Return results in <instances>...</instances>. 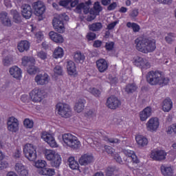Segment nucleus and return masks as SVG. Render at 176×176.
Listing matches in <instances>:
<instances>
[{"label": "nucleus", "mask_w": 176, "mask_h": 176, "mask_svg": "<svg viewBox=\"0 0 176 176\" xmlns=\"http://www.w3.org/2000/svg\"><path fill=\"white\" fill-rule=\"evenodd\" d=\"M136 49L142 53H152L156 50V41L151 38H138L135 40Z\"/></svg>", "instance_id": "obj_1"}, {"label": "nucleus", "mask_w": 176, "mask_h": 176, "mask_svg": "<svg viewBox=\"0 0 176 176\" xmlns=\"http://www.w3.org/2000/svg\"><path fill=\"white\" fill-rule=\"evenodd\" d=\"M146 78L148 83L151 86H156L157 85L160 86H166L168 85V82H170V79H168V78H164L160 71L148 72Z\"/></svg>", "instance_id": "obj_2"}, {"label": "nucleus", "mask_w": 176, "mask_h": 176, "mask_svg": "<svg viewBox=\"0 0 176 176\" xmlns=\"http://www.w3.org/2000/svg\"><path fill=\"white\" fill-rule=\"evenodd\" d=\"M62 139L64 144L74 151H77V149L80 148V141H79L76 136L71 133L62 135Z\"/></svg>", "instance_id": "obj_3"}, {"label": "nucleus", "mask_w": 176, "mask_h": 176, "mask_svg": "<svg viewBox=\"0 0 176 176\" xmlns=\"http://www.w3.org/2000/svg\"><path fill=\"white\" fill-rule=\"evenodd\" d=\"M68 20H69V17L65 13L54 17L52 21L54 30H55V31L59 34H63L65 31V27H64L63 21H68Z\"/></svg>", "instance_id": "obj_4"}, {"label": "nucleus", "mask_w": 176, "mask_h": 176, "mask_svg": "<svg viewBox=\"0 0 176 176\" xmlns=\"http://www.w3.org/2000/svg\"><path fill=\"white\" fill-rule=\"evenodd\" d=\"M56 111L61 118L68 119L72 116V109L71 106L67 103L58 102L56 105Z\"/></svg>", "instance_id": "obj_5"}, {"label": "nucleus", "mask_w": 176, "mask_h": 176, "mask_svg": "<svg viewBox=\"0 0 176 176\" xmlns=\"http://www.w3.org/2000/svg\"><path fill=\"white\" fill-rule=\"evenodd\" d=\"M23 154L25 157L30 160V162H35L36 160V149L34 145L31 144H26L23 147Z\"/></svg>", "instance_id": "obj_6"}, {"label": "nucleus", "mask_w": 176, "mask_h": 176, "mask_svg": "<svg viewBox=\"0 0 176 176\" xmlns=\"http://www.w3.org/2000/svg\"><path fill=\"white\" fill-rule=\"evenodd\" d=\"M34 61H35V60L28 56H23L22 58V65H23V67H28V73H29L30 75H35L38 71V67L34 65Z\"/></svg>", "instance_id": "obj_7"}, {"label": "nucleus", "mask_w": 176, "mask_h": 176, "mask_svg": "<svg viewBox=\"0 0 176 176\" xmlns=\"http://www.w3.org/2000/svg\"><path fill=\"white\" fill-rule=\"evenodd\" d=\"M30 98L33 102H41L43 100V91L35 88L30 93Z\"/></svg>", "instance_id": "obj_8"}, {"label": "nucleus", "mask_w": 176, "mask_h": 176, "mask_svg": "<svg viewBox=\"0 0 176 176\" xmlns=\"http://www.w3.org/2000/svg\"><path fill=\"white\" fill-rule=\"evenodd\" d=\"M32 8L34 10V14L38 16H42L46 10V6H45L43 2L41 1L33 3Z\"/></svg>", "instance_id": "obj_9"}, {"label": "nucleus", "mask_w": 176, "mask_h": 176, "mask_svg": "<svg viewBox=\"0 0 176 176\" xmlns=\"http://www.w3.org/2000/svg\"><path fill=\"white\" fill-rule=\"evenodd\" d=\"M133 64L136 65V67L141 68L142 71H144V69H148V68L151 67V63L146 59L139 56L136 57Z\"/></svg>", "instance_id": "obj_10"}, {"label": "nucleus", "mask_w": 176, "mask_h": 176, "mask_svg": "<svg viewBox=\"0 0 176 176\" xmlns=\"http://www.w3.org/2000/svg\"><path fill=\"white\" fill-rule=\"evenodd\" d=\"M106 104L110 109H116L122 105V102L119 98L113 96L107 98Z\"/></svg>", "instance_id": "obj_11"}, {"label": "nucleus", "mask_w": 176, "mask_h": 176, "mask_svg": "<svg viewBox=\"0 0 176 176\" xmlns=\"http://www.w3.org/2000/svg\"><path fill=\"white\" fill-rule=\"evenodd\" d=\"M160 123L157 118H151L146 124L148 131H156L159 129Z\"/></svg>", "instance_id": "obj_12"}, {"label": "nucleus", "mask_w": 176, "mask_h": 176, "mask_svg": "<svg viewBox=\"0 0 176 176\" xmlns=\"http://www.w3.org/2000/svg\"><path fill=\"white\" fill-rule=\"evenodd\" d=\"M41 138L51 146V148H57V142L52 134L47 132H43Z\"/></svg>", "instance_id": "obj_13"}, {"label": "nucleus", "mask_w": 176, "mask_h": 176, "mask_svg": "<svg viewBox=\"0 0 176 176\" xmlns=\"http://www.w3.org/2000/svg\"><path fill=\"white\" fill-rule=\"evenodd\" d=\"M34 82L39 86H45L49 83V75L46 73L38 74L35 76Z\"/></svg>", "instance_id": "obj_14"}, {"label": "nucleus", "mask_w": 176, "mask_h": 176, "mask_svg": "<svg viewBox=\"0 0 176 176\" xmlns=\"http://www.w3.org/2000/svg\"><path fill=\"white\" fill-rule=\"evenodd\" d=\"M8 129L9 131L16 133L19 131V120L14 117H10L8 120Z\"/></svg>", "instance_id": "obj_15"}, {"label": "nucleus", "mask_w": 176, "mask_h": 176, "mask_svg": "<svg viewBox=\"0 0 176 176\" xmlns=\"http://www.w3.org/2000/svg\"><path fill=\"white\" fill-rule=\"evenodd\" d=\"M80 166H89L94 162V157L89 153L83 154L78 160Z\"/></svg>", "instance_id": "obj_16"}, {"label": "nucleus", "mask_w": 176, "mask_h": 176, "mask_svg": "<svg viewBox=\"0 0 176 176\" xmlns=\"http://www.w3.org/2000/svg\"><path fill=\"white\" fill-rule=\"evenodd\" d=\"M166 155L164 151H151L150 157L153 159V160L160 162V160H164V159H166Z\"/></svg>", "instance_id": "obj_17"}, {"label": "nucleus", "mask_w": 176, "mask_h": 176, "mask_svg": "<svg viewBox=\"0 0 176 176\" xmlns=\"http://www.w3.org/2000/svg\"><path fill=\"white\" fill-rule=\"evenodd\" d=\"M21 9L23 17L26 20L31 19V16H32V8H31V6L29 4H24L22 6Z\"/></svg>", "instance_id": "obj_18"}, {"label": "nucleus", "mask_w": 176, "mask_h": 176, "mask_svg": "<svg viewBox=\"0 0 176 176\" xmlns=\"http://www.w3.org/2000/svg\"><path fill=\"white\" fill-rule=\"evenodd\" d=\"M0 21L4 27H12V20L8 15V12L3 11L0 13Z\"/></svg>", "instance_id": "obj_19"}, {"label": "nucleus", "mask_w": 176, "mask_h": 176, "mask_svg": "<svg viewBox=\"0 0 176 176\" xmlns=\"http://www.w3.org/2000/svg\"><path fill=\"white\" fill-rule=\"evenodd\" d=\"M152 108L151 107H146L144 110L140 112V119L141 122H145L148 118L152 116Z\"/></svg>", "instance_id": "obj_20"}, {"label": "nucleus", "mask_w": 176, "mask_h": 176, "mask_svg": "<svg viewBox=\"0 0 176 176\" xmlns=\"http://www.w3.org/2000/svg\"><path fill=\"white\" fill-rule=\"evenodd\" d=\"M49 36L50 39L53 41V42H55V43H63L64 42L63 35L54 31L50 32Z\"/></svg>", "instance_id": "obj_21"}, {"label": "nucleus", "mask_w": 176, "mask_h": 176, "mask_svg": "<svg viewBox=\"0 0 176 176\" xmlns=\"http://www.w3.org/2000/svg\"><path fill=\"white\" fill-rule=\"evenodd\" d=\"M96 67L99 72H105L108 69V63L105 59H99L96 61Z\"/></svg>", "instance_id": "obj_22"}, {"label": "nucleus", "mask_w": 176, "mask_h": 176, "mask_svg": "<svg viewBox=\"0 0 176 176\" xmlns=\"http://www.w3.org/2000/svg\"><path fill=\"white\" fill-rule=\"evenodd\" d=\"M9 72L11 76L15 78V79H20L21 78V69L17 66L10 68Z\"/></svg>", "instance_id": "obj_23"}, {"label": "nucleus", "mask_w": 176, "mask_h": 176, "mask_svg": "<svg viewBox=\"0 0 176 176\" xmlns=\"http://www.w3.org/2000/svg\"><path fill=\"white\" fill-rule=\"evenodd\" d=\"M30 42L27 41H21L18 43L17 49L20 53H23L24 52H28L30 49Z\"/></svg>", "instance_id": "obj_24"}, {"label": "nucleus", "mask_w": 176, "mask_h": 176, "mask_svg": "<svg viewBox=\"0 0 176 176\" xmlns=\"http://www.w3.org/2000/svg\"><path fill=\"white\" fill-rule=\"evenodd\" d=\"M66 67L69 75H76V66H75V63H74V61H67Z\"/></svg>", "instance_id": "obj_25"}, {"label": "nucleus", "mask_w": 176, "mask_h": 176, "mask_svg": "<svg viewBox=\"0 0 176 176\" xmlns=\"http://www.w3.org/2000/svg\"><path fill=\"white\" fill-rule=\"evenodd\" d=\"M173 108V101L170 98H166L163 101L162 109L164 112H170Z\"/></svg>", "instance_id": "obj_26"}, {"label": "nucleus", "mask_w": 176, "mask_h": 176, "mask_svg": "<svg viewBox=\"0 0 176 176\" xmlns=\"http://www.w3.org/2000/svg\"><path fill=\"white\" fill-rule=\"evenodd\" d=\"M85 104H86V100L83 99H79L75 104L74 110L80 113L85 109Z\"/></svg>", "instance_id": "obj_27"}, {"label": "nucleus", "mask_w": 176, "mask_h": 176, "mask_svg": "<svg viewBox=\"0 0 176 176\" xmlns=\"http://www.w3.org/2000/svg\"><path fill=\"white\" fill-rule=\"evenodd\" d=\"M161 173L164 176H173V168L167 165H162L160 167Z\"/></svg>", "instance_id": "obj_28"}, {"label": "nucleus", "mask_w": 176, "mask_h": 176, "mask_svg": "<svg viewBox=\"0 0 176 176\" xmlns=\"http://www.w3.org/2000/svg\"><path fill=\"white\" fill-rule=\"evenodd\" d=\"M58 153L52 150H46L45 152V157L49 162L52 161L56 157H57Z\"/></svg>", "instance_id": "obj_29"}, {"label": "nucleus", "mask_w": 176, "mask_h": 176, "mask_svg": "<svg viewBox=\"0 0 176 176\" xmlns=\"http://www.w3.org/2000/svg\"><path fill=\"white\" fill-rule=\"evenodd\" d=\"M58 153L52 150H46L45 152V157L49 162L52 161L56 157H57Z\"/></svg>", "instance_id": "obj_30"}, {"label": "nucleus", "mask_w": 176, "mask_h": 176, "mask_svg": "<svg viewBox=\"0 0 176 176\" xmlns=\"http://www.w3.org/2000/svg\"><path fill=\"white\" fill-rule=\"evenodd\" d=\"M38 173L40 175H54L56 174V172L54 168H45L43 169L38 170Z\"/></svg>", "instance_id": "obj_31"}, {"label": "nucleus", "mask_w": 176, "mask_h": 176, "mask_svg": "<svg viewBox=\"0 0 176 176\" xmlns=\"http://www.w3.org/2000/svg\"><path fill=\"white\" fill-rule=\"evenodd\" d=\"M135 140L140 146H146L148 145V139L142 135L136 136Z\"/></svg>", "instance_id": "obj_32"}, {"label": "nucleus", "mask_w": 176, "mask_h": 176, "mask_svg": "<svg viewBox=\"0 0 176 176\" xmlns=\"http://www.w3.org/2000/svg\"><path fill=\"white\" fill-rule=\"evenodd\" d=\"M52 167H55V168H59L60 165L61 164V156L57 155L52 161L50 162Z\"/></svg>", "instance_id": "obj_33"}, {"label": "nucleus", "mask_w": 176, "mask_h": 176, "mask_svg": "<svg viewBox=\"0 0 176 176\" xmlns=\"http://www.w3.org/2000/svg\"><path fill=\"white\" fill-rule=\"evenodd\" d=\"M68 162L69 167H70L72 170H78V168H79V164L78 162L75 161V158L74 157H69Z\"/></svg>", "instance_id": "obj_34"}, {"label": "nucleus", "mask_w": 176, "mask_h": 176, "mask_svg": "<svg viewBox=\"0 0 176 176\" xmlns=\"http://www.w3.org/2000/svg\"><path fill=\"white\" fill-rule=\"evenodd\" d=\"M89 28L90 31H93L94 32L100 31V30L102 28V23L100 22L94 23L91 25H89Z\"/></svg>", "instance_id": "obj_35"}, {"label": "nucleus", "mask_w": 176, "mask_h": 176, "mask_svg": "<svg viewBox=\"0 0 176 176\" xmlns=\"http://www.w3.org/2000/svg\"><path fill=\"white\" fill-rule=\"evenodd\" d=\"M12 16H13V20L14 23H21V15L16 10H12L10 11Z\"/></svg>", "instance_id": "obj_36"}, {"label": "nucleus", "mask_w": 176, "mask_h": 176, "mask_svg": "<svg viewBox=\"0 0 176 176\" xmlns=\"http://www.w3.org/2000/svg\"><path fill=\"white\" fill-rule=\"evenodd\" d=\"M118 171H119V168H116V166H109L105 170V174L107 176H113Z\"/></svg>", "instance_id": "obj_37"}, {"label": "nucleus", "mask_w": 176, "mask_h": 176, "mask_svg": "<svg viewBox=\"0 0 176 176\" xmlns=\"http://www.w3.org/2000/svg\"><path fill=\"white\" fill-rule=\"evenodd\" d=\"M85 54L81 52H76L74 55V59L76 63H83V61H85Z\"/></svg>", "instance_id": "obj_38"}, {"label": "nucleus", "mask_w": 176, "mask_h": 176, "mask_svg": "<svg viewBox=\"0 0 176 176\" xmlns=\"http://www.w3.org/2000/svg\"><path fill=\"white\" fill-rule=\"evenodd\" d=\"M64 56V50L63 48L58 47L55 49L54 52V58H61Z\"/></svg>", "instance_id": "obj_39"}, {"label": "nucleus", "mask_w": 176, "mask_h": 176, "mask_svg": "<svg viewBox=\"0 0 176 176\" xmlns=\"http://www.w3.org/2000/svg\"><path fill=\"white\" fill-rule=\"evenodd\" d=\"M88 91L94 96V97L98 98L101 96V90L96 88V87H90L88 89Z\"/></svg>", "instance_id": "obj_40"}, {"label": "nucleus", "mask_w": 176, "mask_h": 176, "mask_svg": "<svg viewBox=\"0 0 176 176\" xmlns=\"http://www.w3.org/2000/svg\"><path fill=\"white\" fill-rule=\"evenodd\" d=\"M137 90V85L135 84H128L125 87V91L129 94V93H134Z\"/></svg>", "instance_id": "obj_41"}, {"label": "nucleus", "mask_w": 176, "mask_h": 176, "mask_svg": "<svg viewBox=\"0 0 176 176\" xmlns=\"http://www.w3.org/2000/svg\"><path fill=\"white\" fill-rule=\"evenodd\" d=\"M126 27H128V28H132L134 32H138V31H140V25L135 23L128 22Z\"/></svg>", "instance_id": "obj_42"}, {"label": "nucleus", "mask_w": 176, "mask_h": 176, "mask_svg": "<svg viewBox=\"0 0 176 176\" xmlns=\"http://www.w3.org/2000/svg\"><path fill=\"white\" fill-rule=\"evenodd\" d=\"M47 163L46 161L45 160H38L36 163H35V166L37 168H40V170H43V168H45V167H46L47 166Z\"/></svg>", "instance_id": "obj_43"}, {"label": "nucleus", "mask_w": 176, "mask_h": 176, "mask_svg": "<svg viewBox=\"0 0 176 176\" xmlns=\"http://www.w3.org/2000/svg\"><path fill=\"white\" fill-rule=\"evenodd\" d=\"M104 140L110 144H120V140L116 138H108V136H105Z\"/></svg>", "instance_id": "obj_44"}, {"label": "nucleus", "mask_w": 176, "mask_h": 176, "mask_svg": "<svg viewBox=\"0 0 176 176\" xmlns=\"http://www.w3.org/2000/svg\"><path fill=\"white\" fill-rule=\"evenodd\" d=\"M23 124L27 129H32L34 127V122L28 118L25 119Z\"/></svg>", "instance_id": "obj_45"}, {"label": "nucleus", "mask_w": 176, "mask_h": 176, "mask_svg": "<svg viewBox=\"0 0 176 176\" xmlns=\"http://www.w3.org/2000/svg\"><path fill=\"white\" fill-rule=\"evenodd\" d=\"M90 5H91V2L90 1L89 3H83L82 10L85 14H88L89 10H90Z\"/></svg>", "instance_id": "obj_46"}, {"label": "nucleus", "mask_w": 176, "mask_h": 176, "mask_svg": "<svg viewBox=\"0 0 176 176\" xmlns=\"http://www.w3.org/2000/svg\"><path fill=\"white\" fill-rule=\"evenodd\" d=\"M104 151L108 155H111V156L115 155V150L111 146H104Z\"/></svg>", "instance_id": "obj_47"}, {"label": "nucleus", "mask_w": 176, "mask_h": 176, "mask_svg": "<svg viewBox=\"0 0 176 176\" xmlns=\"http://www.w3.org/2000/svg\"><path fill=\"white\" fill-rule=\"evenodd\" d=\"M97 115L95 110H89L87 112L86 116L88 119H94Z\"/></svg>", "instance_id": "obj_48"}, {"label": "nucleus", "mask_w": 176, "mask_h": 176, "mask_svg": "<svg viewBox=\"0 0 176 176\" xmlns=\"http://www.w3.org/2000/svg\"><path fill=\"white\" fill-rule=\"evenodd\" d=\"M175 38V36L173 33H169L166 37L165 41L167 42V43H171L174 42V38Z\"/></svg>", "instance_id": "obj_49"}, {"label": "nucleus", "mask_w": 176, "mask_h": 176, "mask_svg": "<svg viewBox=\"0 0 176 176\" xmlns=\"http://www.w3.org/2000/svg\"><path fill=\"white\" fill-rule=\"evenodd\" d=\"M25 166L21 164V162H18L15 164L14 168L15 170L19 173L23 170Z\"/></svg>", "instance_id": "obj_50"}, {"label": "nucleus", "mask_w": 176, "mask_h": 176, "mask_svg": "<svg viewBox=\"0 0 176 176\" xmlns=\"http://www.w3.org/2000/svg\"><path fill=\"white\" fill-rule=\"evenodd\" d=\"M54 72L55 75H63V67L60 65H56L54 68Z\"/></svg>", "instance_id": "obj_51"}, {"label": "nucleus", "mask_w": 176, "mask_h": 176, "mask_svg": "<svg viewBox=\"0 0 176 176\" xmlns=\"http://www.w3.org/2000/svg\"><path fill=\"white\" fill-rule=\"evenodd\" d=\"M37 56L41 60H46L47 58V54L43 51H40L37 53Z\"/></svg>", "instance_id": "obj_52"}, {"label": "nucleus", "mask_w": 176, "mask_h": 176, "mask_svg": "<svg viewBox=\"0 0 176 176\" xmlns=\"http://www.w3.org/2000/svg\"><path fill=\"white\" fill-rule=\"evenodd\" d=\"M94 10L96 12V13H100L102 10V7L100 5V2L97 1L94 3Z\"/></svg>", "instance_id": "obj_53"}, {"label": "nucleus", "mask_w": 176, "mask_h": 176, "mask_svg": "<svg viewBox=\"0 0 176 176\" xmlns=\"http://www.w3.org/2000/svg\"><path fill=\"white\" fill-rule=\"evenodd\" d=\"M113 46H115V43L109 41L106 43L105 47L106 50H108V52H111L113 49Z\"/></svg>", "instance_id": "obj_54"}, {"label": "nucleus", "mask_w": 176, "mask_h": 176, "mask_svg": "<svg viewBox=\"0 0 176 176\" xmlns=\"http://www.w3.org/2000/svg\"><path fill=\"white\" fill-rule=\"evenodd\" d=\"M175 130H176V125L175 124H173V125L170 126L168 128L167 133L168 134H173V133H175Z\"/></svg>", "instance_id": "obj_55"}, {"label": "nucleus", "mask_w": 176, "mask_h": 176, "mask_svg": "<svg viewBox=\"0 0 176 176\" xmlns=\"http://www.w3.org/2000/svg\"><path fill=\"white\" fill-rule=\"evenodd\" d=\"M82 10H83V3H80L76 6L75 12H76V13L80 14L82 13Z\"/></svg>", "instance_id": "obj_56"}, {"label": "nucleus", "mask_w": 176, "mask_h": 176, "mask_svg": "<svg viewBox=\"0 0 176 176\" xmlns=\"http://www.w3.org/2000/svg\"><path fill=\"white\" fill-rule=\"evenodd\" d=\"M113 157H114L117 163H119L120 164H122L123 163V160H122V157H120V155H119L118 153H116L113 155Z\"/></svg>", "instance_id": "obj_57"}, {"label": "nucleus", "mask_w": 176, "mask_h": 176, "mask_svg": "<svg viewBox=\"0 0 176 176\" xmlns=\"http://www.w3.org/2000/svg\"><path fill=\"white\" fill-rule=\"evenodd\" d=\"M123 153L128 156V157L131 158L133 155H135L134 152L131 150H123Z\"/></svg>", "instance_id": "obj_58"}, {"label": "nucleus", "mask_w": 176, "mask_h": 176, "mask_svg": "<svg viewBox=\"0 0 176 176\" xmlns=\"http://www.w3.org/2000/svg\"><path fill=\"white\" fill-rule=\"evenodd\" d=\"M87 39L88 41H94L96 39V33L94 32H89L87 35Z\"/></svg>", "instance_id": "obj_59"}, {"label": "nucleus", "mask_w": 176, "mask_h": 176, "mask_svg": "<svg viewBox=\"0 0 176 176\" xmlns=\"http://www.w3.org/2000/svg\"><path fill=\"white\" fill-rule=\"evenodd\" d=\"M138 10L134 9L131 11V12L129 14L130 17H132V19H135L137 16H138Z\"/></svg>", "instance_id": "obj_60"}, {"label": "nucleus", "mask_w": 176, "mask_h": 176, "mask_svg": "<svg viewBox=\"0 0 176 176\" xmlns=\"http://www.w3.org/2000/svg\"><path fill=\"white\" fill-rule=\"evenodd\" d=\"M9 166V164L6 162V161H2V160H0V170H3V168H6Z\"/></svg>", "instance_id": "obj_61"}, {"label": "nucleus", "mask_w": 176, "mask_h": 176, "mask_svg": "<svg viewBox=\"0 0 176 176\" xmlns=\"http://www.w3.org/2000/svg\"><path fill=\"white\" fill-rule=\"evenodd\" d=\"M10 64H12V60L8 57H6L3 60V65L6 67H8V65H10Z\"/></svg>", "instance_id": "obj_62"}, {"label": "nucleus", "mask_w": 176, "mask_h": 176, "mask_svg": "<svg viewBox=\"0 0 176 176\" xmlns=\"http://www.w3.org/2000/svg\"><path fill=\"white\" fill-rule=\"evenodd\" d=\"M18 174L20 176H28V170H27V168H25L23 170L19 172Z\"/></svg>", "instance_id": "obj_63"}, {"label": "nucleus", "mask_w": 176, "mask_h": 176, "mask_svg": "<svg viewBox=\"0 0 176 176\" xmlns=\"http://www.w3.org/2000/svg\"><path fill=\"white\" fill-rule=\"evenodd\" d=\"M72 0H62L59 2L60 6H68V3Z\"/></svg>", "instance_id": "obj_64"}]
</instances>
